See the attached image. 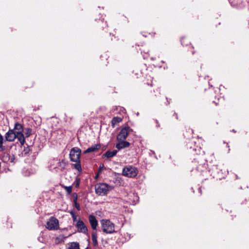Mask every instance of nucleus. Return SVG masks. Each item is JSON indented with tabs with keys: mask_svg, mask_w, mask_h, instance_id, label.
I'll use <instances>...</instances> for the list:
<instances>
[{
	"mask_svg": "<svg viewBox=\"0 0 249 249\" xmlns=\"http://www.w3.org/2000/svg\"><path fill=\"white\" fill-rule=\"evenodd\" d=\"M110 40H111V41H113V38H111Z\"/></svg>",
	"mask_w": 249,
	"mask_h": 249,
	"instance_id": "obj_43",
	"label": "nucleus"
},
{
	"mask_svg": "<svg viewBox=\"0 0 249 249\" xmlns=\"http://www.w3.org/2000/svg\"><path fill=\"white\" fill-rule=\"evenodd\" d=\"M152 34H153V36H155L156 34V32H152Z\"/></svg>",
	"mask_w": 249,
	"mask_h": 249,
	"instance_id": "obj_41",
	"label": "nucleus"
},
{
	"mask_svg": "<svg viewBox=\"0 0 249 249\" xmlns=\"http://www.w3.org/2000/svg\"><path fill=\"white\" fill-rule=\"evenodd\" d=\"M101 173H98V172L97 173L95 177V179H97L98 178H99V175Z\"/></svg>",
	"mask_w": 249,
	"mask_h": 249,
	"instance_id": "obj_36",
	"label": "nucleus"
},
{
	"mask_svg": "<svg viewBox=\"0 0 249 249\" xmlns=\"http://www.w3.org/2000/svg\"><path fill=\"white\" fill-rule=\"evenodd\" d=\"M33 86H34V83L32 82H31V83H30L29 84V85L25 86V88H31L33 87Z\"/></svg>",
	"mask_w": 249,
	"mask_h": 249,
	"instance_id": "obj_33",
	"label": "nucleus"
},
{
	"mask_svg": "<svg viewBox=\"0 0 249 249\" xmlns=\"http://www.w3.org/2000/svg\"><path fill=\"white\" fill-rule=\"evenodd\" d=\"M199 159H200L199 157L198 158H194V161L193 162H196V160H199Z\"/></svg>",
	"mask_w": 249,
	"mask_h": 249,
	"instance_id": "obj_39",
	"label": "nucleus"
},
{
	"mask_svg": "<svg viewBox=\"0 0 249 249\" xmlns=\"http://www.w3.org/2000/svg\"><path fill=\"white\" fill-rule=\"evenodd\" d=\"M101 223L102 229L104 232L110 234L115 232L114 224L109 220L102 219Z\"/></svg>",
	"mask_w": 249,
	"mask_h": 249,
	"instance_id": "obj_3",
	"label": "nucleus"
},
{
	"mask_svg": "<svg viewBox=\"0 0 249 249\" xmlns=\"http://www.w3.org/2000/svg\"><path fill=\"white\" fill-rule=\"evenodd\" d=\"M123 119L121 117H114L111 120V125L113 127H115L118 123L121 122Z\"/></svg>",
	"mask_w": 249,
	"mask_h": 249,
	"instance_id": "obj_18",
	"label": "nucleus"
},
{
	"mask_svg": "<svg viewBox=\"0 0 249 249\" xmlns=\"http://www.w3.org/2000/svg\"><path fill=\"white\" fill-rule=\"evenodd\" d=\"M74 206L76 208V209L78 211H80L81 210L80 204L77 202V201L74 202Z\"/></svg>",
	"mask_w": 249,
	"mask_h": 249,
	"instance_id": "obj_31",
	"label": "nucleus"
},
{
	"mask_svg": "<svg viewBox=\"0 0 249 249\" xmlns=\"http://www.w3.org/2000/svg\"><path fill=\"white\" fill-rule=\"evenodd\" d=\"M81 155V150L77 147L72 148L70 151V158L71 161H77L80 160Z\"/></svg>",
	"mask_w": 249,
	"mask_h": 249,
	"instance_id": "obj_8",
	"label": "nucleus"
},
{
	"mask_svg": "<svg viewBox=\"0 0 249 249\" xmlns=\"http://www.w3.org/2000/svg\"><path fill=\"white\" fill-rule=\"evenodd\" d=\"M213 103H214L215 105V106H218L219 105V103L218 102H216L215 101H213Z\"/></svg>",
	"mask_w": 249,
	"mask_h": 249,
	"instance_id": "obj_38",
	"label": "nucleus"
},
{
	"mask_svg": "<svg viewBox=\"0 0 249 249\" xmlns=\"http://www.w3.org/2000/svg\"><path fill=\"white\" fill-rule=\"evenodd\" d=\"M16 133H23V126L18 123H16L15 124L14 128L13 129Z\"/></svg>",
	"mask_w": 249,
	"mask_h": 249,
	"instance_id": "obj_16",
	"label": "nucleus"
},
{
	"mask_svg": "<svg viewBox=\"0 0 249 249\" xmlns=\"http://www.w3.org/2000/svg\"><path fill=\"white\" fill-rule=\"evenodd\" d=\"M17 138L21 145L25 143V137L23 133H16L14 129H10L5 135V141L13 142Z\"/></svg>",
	"mask_w": 249,
	"mask_h": 249,
	"instance_id": "obj_2",
	"label": "nucleus"
},
{
	"mask_svg": "<svg viewBox=\"0 0 249 249\" xmlns=\"http://www.w3.org/2000/svg\"><path fill=\"white\" fill-rule=\"evenodd\" d=\"M3 137L0 133V152H2L5 150V147L3 145Z\"/></svg>",
	"mask_w": 249,
	"mask_h": 249,
	"instance_id": "obj_24",
	"label": "nucleus"
},
{
	"mask_svg": "<svg viewBox=\"0 0 249 249\" xmlns=\"http://www.w3.org/2000/svg\"><path fill=\"white\" fill-rule=\"evenodd\" d=\"M59 221L55 217H51L46 223V228L50 231H55L59 229Z\"/></svg>",
	"mask_w": 249,
	"mask_h": 249,
	"instance_id": "obj_6",
	"label": "nucleus"
},
{
	"mask_svg": "<svg viewBox=\"0 0 249 249\" xmlns=\"http://www.w3.org/2000/svg\"><path fill=\"white\" fill-rule=\"evenodd\" d=\"M104 167H105V166H104V164L101 163L99 165L97 172H98V173H101V172H102V170L104 168Z\"/></svg>",
	"mask_w": 249,
	"mask_h": 249,
	"instance_id": "obj_29",
	"label": "nucleus"
},
{
	"mask_svg": "<svg viewBox=\"0 0 249 249\" xmlns=\"http://www.w3.org/2000/svg\"><path fill=\"white\" fill-rule=\"evenodd\" d=\"M174 115L176 116V119H178V114L177 113H176V112H174Z\"/></svg>",
	"mask_w": 249,
	"mask_h": 249,
	"instance_id": "obj_37",
	"label": "nucleus"
},
{
	"mask_svg": "<svg viewBox=\"0 0 249 249\" xmlns=\"http://www.w3.org/2000/svg\"><path fill=\"white\" fill-rule=\"evenodd\" d=\"M117 141L118 143L116 144V147L119 150L125 148H127L130 145V143L128 142L125 141V140Z\"/></svg>",
	"mask_w": 249,
	"mask_h": 249,
	"instance_id": "obj_12",
	"label": "nucleus"
},
{
	"mask_svg": "<svg viewBox=\"0 0 249 249\" xmlns=\"http://www.w3.org/2000/svg\"><path fill=\"white\" fill-rule=\"evenodd\" d=\"M101 147V145L100 143H97L88 148L87 150H85L83 153L84 154H87L91 152H95L99 150Z\"/></svg>",
	"mask_w": 249,
	"mask_h": 249,
	"instance_id": "obj_14",
	"label": "nucleus"
},
{
	"mask_svg": "<svg viewBox=\"0 0 249 249\" xmlns=\"http://www.w3.org/2000/svg\"><path fill=\"white\" fill-rule=\"evenodd\" d=\"M64 189L66 190L68 194H70L72 192V186H64Z\"/></svg>",
	"mask_w": 249,
	"mask_h": 249,
	"instance_id": "obj_25",
	"label": "nucleus"
},
{
	"mask_svg": "<svg viewBox=\"0 0 249 249\" xmlns=\"http://www.w3.org/2000/svg\"><path fill=\"white\" fill-rule=\"evenodd\" d=\"M109 185L104 183H97L95 186V193L99 196L107 195L109 191Z\"/></svg>",
	"mask_w": 249,
	"mask_h": 249,
	"instance_id": "obj_5",
	"label": "nucleus"
},
{
	"mask_svg": "<svg viewBox=\"0 0 249 249\" xmlns=\"http://www.w3.org/2000/svg\"><path fill=\"white\" fill-rule=\"evenodd\" d=\"M76 227L77 228V231L79 232H82L84 234H87L88 230L87 226L84 224V222L79 219L75 225Z\"/></svg>",
	"mask_w": 249,
	"mask_h": 249,
	"instance_id": "obj_9",
	"label": "nucleus"
},
{
	"mask_svg": "<svg viewBox=\"0 0 249 249\" xmlns=\"http://www.w3.org/2000/svg\"><path fill=\"white\" fill-rule=\"evenodd\" d=\"M89 220L92 229L93 230H96L98 223L95 216L93 215L90 214L89 216Z\"/></svg>",
	"mask_w": 249,
	"mask_h": 249,
	"instance_id": "obj_13",
	"label": "nucleus"
},
{
	"mask_svg": "<svg viewBox=\"0 0 249 249\" xmlns=\"http://www.w3.org/2000/svg\"><path fill=\"white\" fill-rule=\"evenodd\" d=\"M88 249V248H86V249Z\"/></svg>",
	"mask_w": 249,
	"mask_h": 249,
	"instance_id": "obj_44",
	"label": "nucleus"
},
{
	"mask_svg": "<svg viewBox=\"0 0 249 249\" xmlns=\"http://www.w3.org/2000/svg\"><path fill=\"white\" fill-rule=\"evenodd\" d=\"M132 131V129L129 126H126L122 128L117 136V141L125 140L128 134Z\"/></svg>",
	"mask_w": 249,
	"mask_h": 249,
	"instance_id": "obj_7",
	"label": "nucleus"
},
{
	"mask_svg": "<svg viewBox=\"0 0 249 249\" xmlns=\"http://www.w3.org/2000/svg\"><path fill=\"white\" fill-rule=\"evenodd\" d=\"M72 197L73 198V201L74 202L77 201L78 196L76 193H73L72 194Z\"/></svg>",
	"mask_w": 249,
	"mask_h": 249,
	"instance_id": "obj_28",
	"label": "nucleus"
},
{
	"mask_svg": "<svg viewBox=\"0 0 249 249\" xmlns=\"http://www.w3.org/2000/svg\"><path fill=\"white\" fill-rule=\"evenodd\" d=\"M91 238L93 246H97L98 245V241L97 233L96 231H93L91 232Z\"/></svg>",
	"mask_w": 249,
	"mask_h": 249,
	"instance_id": "obj_17",
	"label": "nucleus"
},
{
	"mask_svg": "<svg viewBox=\"0 0 249 249\" xmlns=\"http://www.w3.org/2000/svg\"><path fill=\"white\" fill-rule=\"evenodd\" d=\"M196 168L198 172H202L206 169V164L204 163H201L197 166Z\"/></svg>",
	"mask_w": 249,
	"mask_h": 249,
	"instance_id": "obj_23",
	"label": "nucleus"
},
{
	"mask_svg": "<svg viewBox=\"0 0 249 249\" xmlns=\"http://www.w3.org/2000/svg\"><path fill=\"white\" fill-rule=\"evenodd\" d=\"M150 96L151 99H154L157 96V94L151 95Z\"/></svg>",
	"mask_w": 249,
	"mask_h": 249,
	"instance_id": "obj_34",
	"label": "nucleus"
},
{
	"mask_svg": "<svg viewBox=\"0 0 249 249\" xmlns=\"http://www.w3.org/2000/svg\"><path fill=\"white\" fill-rule=\"evenodd\" d=\"M66 249H80L78 242H72Z\"/></svg>",
	"mask_w": 249,
	"mask_h": 249,
	"instance_id": "obj_22",
	"label": "nucleus"
},
{
	"mask_svg": "<svg viewBox=\"0 0 249 249\" xmlns=\"http://www.w3.org/2000/svg\"><path fill=\"white\" fill-rule=\"evenodd\" d=\"M150 86L152 87L153 86L152 82L151 81V83H144V88L146 89V86Z\"/></svg>",
	"mask_w": 249,
	"mask_h": 249,
	"instance_id": "obj_32",
	"label": "nucleus"
},
{
	"mask_svg": "<svg viewBox=\"0 0 249 249\" xmlns=\"http://www.w3.org/2000/svg\"><path fill=\"white\" fill-rule=\"evenodd\" d=\"M138 174L137 168L132 165L125 166L123 170V175L124 176L134 178Z\"/></svg>",
	"mask_w": 249,
	"mask_h": 249,
	"instance_id": "obj_4",
	"label": "nucleus"
},
{
	"mask_svg": "<svg viewBox=\"0 0 249 249\" xmlns=\"http://www.w3.org/2000/svg\"><path fill=\"white\" fill-rule=\"evenodd\" d=\"M70 213L72 217L73 221L74 222L76 220L77 216L75 215V213L74 211H71Z\"/></svg>",
	"mask_w": 249,
	"mask_h": 249,
	"instance_id": "obj_27",
	"label": "nucleus"
},
{
	"mask_svg": "<svg viewBox=\"0 0 249 249\" xmlns=\"http://www.w3.org/2000/svg\"><path fill=\"white\" fill-rule=\"evenodd\" d=\"M32 129L29 127H26L23 129V132L24 133L25 137L28 138L32 134Z\"/></svg>",
	"mask_w": 249,
	"mask_h": 249,
	"instance_id": "obj_21",
	"label": "nucleus"
},
{
	"mask_svg": "<svg viewBox=\"0 0 249 249\" xmlns=\"http://www.w3.org/2000/svg\"><path fill=\"white\" fill-rule=\"evenodd\" d=\"M117 151L116 150H114L112 151L108 150L103 155V157H107V158H110L115 156L117 154Z\"/></svg>",
	"mask_w": 249,
	"mask_h": 249,
	"instance_id": "obj_15",
	"label": "nucleus"
},
{
	"mask_svg": "<svg viewBox=\"0 0 249 249\" xmlns=\"http://www.w3.org/2000/svg\"><path fill=\"white\" fill-rule=\"evenodd\" d=\"M181 43L183 46H189V48L191 49L192 54H194L195 53L194 47L190 43L189 40L186 37H182L181 39Z\"/></svg>",
	"mask_w": 249,
	"mask_h": 249,
	"instance_id": "obj_11",
	"label": "nucleus"
},
{
	"mask_svg": "<svg viewBox=\"0 0 249 249\" xmlns=\"http://www.w3.org/2000/svg\"><path fill=\"white\" fill-rule=\"evenodd\" d=\"M156 127H160V124L159 122L157 120H156Z\"/></svg>",
	"mask_w": 249,
	"mask_h": 249,
	"instance_id": "obj_35",
	"label": "nucleus"
},
{
	"mask_svg": "<svg viewBox=\"0 0 249 249\" xmlns=\"http://www.w3.org/2000/svg\"><path fill=\"white\" fill-rule=\"evenodd\" d=\"M15 159L14 156H13L11 158L10 155L8 153H4L3 154V156L2 158V160L4 162H7L9 160L10 161V162H13V160Z\"/></svg>",
	"mask_w": 249,
	"mask_h": 249,
	"instance_id": "obj_19",
	"label": "nucleus"
},
{
	"mask_svg": "<svg viewBox=\"0 0 249 249\" xmlns=\"http://www.w3.org/2000/svg\"><path fill=\"white\" fill-rule=\"evenodd\" d=\"M193 130L190 127H186L185 130H183V134L184 138L189 140V142L187 143V148L190 149V152L194 155L203 156L204 151L200 147L196 146V142L192 139L193 138Z\"/></svg>",
	"mask_w": 249,
	"mask_h": 249,
	"instance_id": "obj_1",
	"label": "nucleus"
},
{
	"mask_svg": "<svg viewBox=\"0 0 249 249\" xmlns=\"http://www.w3.org/2000/svg\"><path fill=\"white\" fill-rule=\"evenodd\" d=\"M80 179L79 178H76L75 183V187L78 188L79 187Z\"/></svg>",
	"mask_w": 249,
	"mask_h": 249,
	"instance_id": "obj_30",
	"label": "nucleus"
},
{
	"mask_svg": "<svg viewBox=\"0 0 249 249\" xmlns=\"http://www.w3.org/2000/svg\"><path fill=\"white\" fill-rule=\"evenodd\" d=\"M97 23H94V25L98 28L99 29H107V24L106 21H104L103 19H99L98 20H95Z\"/></svg>",
	"mask_w": 249,
	"mask_h": 249,
	"instance_id": "obj_10",
	"label": "nucleus"
},
{
	"mask_svg": "<svg viewBox=\"0 0 249 249\" xmlns=\"http://www.w3.org/2000/svg\"><path fill=\"white\" fill-rule=\"evenodd\" d=\"M232 131L234 133H235L236 132L234 129H233Z\"/></svg>",
	"mask_w": 249,
	"mask_h": 249,
	"instance_id": "obj_42",
	"label": "nucleus"
},
{
	"mask_svg": "<svg viewBox=\"0 0 249 249\" xmlns=\"http://www.w3.org/2000/svg\"><path fill=\"white\" fill-rule=\"evenodd\" d=\"M112 36H114V39L116 38V36H115V35L112 34Z\"/></svg>",
	"mask_w": 249,
	"mask_h": 249,
	"instance_id": "obj_40",
	"label": "nucleus"
},
{
	"mask_svg": "<svg viewBox=\"0 0 249 249\" xmlns=\"http://www.w3.org/2000/svg\"><path fill=\"white\" fill-rule=\"evenodd\" d=\"M30 151H31L30 148L29 146H28L27 147L24 148L23 152L24 153V154L26 155L30 153Z\"/></svg>",
	"mask_w": 249,
	"mask_h": 249,
	"instance_id": "obj_26",
	"label": "nucleus"
},
{
	"mask_svg": "<svg viewBox=\"0 0 249 249\" xmlns=\"http://www.w3.org/2000/svg\"><path fill=\"white\" fill-rule=\"evenodd\" d=\"M76 162V163L73 164V168L78 170L79 172H81L82 171L81 165V162L80 160H79L78 161H74Z\"/></svg>",
	"mask_w": 249,
	"mask_h": 249,
	"instance_id": "obj_20",
	"label": "nucleus"
}]
</instances>
